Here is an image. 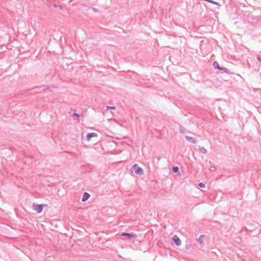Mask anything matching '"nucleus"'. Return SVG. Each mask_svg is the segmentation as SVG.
I'll list each match as a JSON object with an SVG mask.
<instances>
[{"label": "nucleus", "mask_w": 261, "mask_h": 261, "mask_svg": "<svg viewBox=\"0 0 261 261\" xmlns=\"http://www.w3.org/2000/svg\"><path fill=\"white\" fill-rule=\"evenodd\" d=\"M173 171L175 173L178 172V168L177 167H174L173 168Z\"/></svg>", "instance_id": "9"}, {"label": "nucleus", "mask_w": 261, "mask_h": 261, "mask_svg": "<svg viewBox=\"0 0 261 261\" xmlns=\"http://www.w3.org/2000/svg\"><path fill=\"white\" fill-rule=\"evenodd\" d=\"M204 236L203 235H201L200 236L198 240V241L200 243L202 244L203 241Z\"/></svg>", "instance_id": "8"}, {"label": "nucleus", "mask_w": 261, "mask_h": 261, "mask_svg": "<svg viewBox=\"0 0 261 261\" xmlns=\"http://www.w3.org/2000/svg\"><path fill=\"white\" fill-rule=\"evenodd\" d=\"M173 240L175 244L177 246H180L181 245V240L177 236H174L173 237Z\"/></svg>", "instance_id": "3"}, {"label": "nucleus", "mask_w": 261, "mask_h": 261, "mask_svg": "<svg viewBox=\"0 0 261 261\" xmlns=\"http://www.w3.org/2000/svg\"><path fill=\"white\" fill-rule=\"evenodd\" d=\"M109 108L113 109V110L115 109V107H107V109H109Z\"/></svg>", "instance_id": "12"}, {"label": "nucleus", "mask_w": 261, "mask_h": 261, "mask_svg": "<svg viewBox=\"0 0 261 261\" xmlns=\"http://www.w3.org/2000/svg\"><path fill=\"white\" fill-rule=\"evenodd\" d=\"M257 60L258 61L261 62V57H260V56H258V57H257Z\"/></svg>", "instance_id": "13"}, {"label": "nucleus", "mask_w": 261, "mask_h": 261, "mask_svg": "<svg viewBox=\"0 0 261 261\" xmlns=\"http://www.w3.org/2000/svg\"><path fill=\"white\" fill-rule=\"evenodd\" d=\"M47 206L46 204H33L32 208L33 211L36 212L37 213H40L42 212L43 207Z\"/></svg>", "instance_id": "2"}, {"label": "nucleus", "mask_w": 261, "mask_h": 261, "mask_svg": "<svg viewBox=\"0 0 261 261\" xmlns=\"http://www.w3.org/2000/svg\"><path fill=\"white\" fill-rule=\"evenodd\" d=\"M97 136H98V135L96 133H89L87 135V139L88 141H90L92 138H96V137H97Z\"/></svg>", "instance_id": "4"}, {"label": "nucleus", "mask_w": 261, "mask_h": 261, "mask_svg": "<svg viewBox=\"0 0 261 261\" xmlns=\"http://www.w3.org/2000/svg\"><path fill=\"white\" fill-rule=\"evenodd\" d=\"M73 115H74V116H75L77 117H80L79 115H78V114H76V113H73Z\"/></svg>", "instance_id": "14"}, {"label": "nucleus", "mask_w": 261, "mask_h": 261, "mask_svg": "<svg viewBox=\"0 0 261 261\" xmlns=\"http://www.w3.org/2000/svg\"><path fill=\"white\" fill-rule=\"evenodd\" d=\"M199 186L201 188H204L205 187V185L203 183H200L199 184Z\"/></svg>", "instance_id": "11"}, {"label": "nucleus", "mask_w": 261, "mask_h": 261, "mask_svg": "<svg viewBox=\"0 0 261 261\" xmlns=\"http://www.w3.org/2000/svg\"><path fill=\"white\" fill-rule=\"evenodd\" d=\"M213 66L215 68H217L218 69H220V70H223L224 68H221L219 66V64H218V63L217 62H215L213 63Z\"/></svg>", "instance_id": "7"}, {"label": "nucleus", "mask_w": 261, "mask_h": 261, "mask_svg": "<svg viewBox=\"0 0 261 261\" xmlns=\"http://www.w3.org/2000/svg\"><path fill=\"white\" fill-rule=\"evenodd\" d=\"M122 236H124V237H127L128 238H134L136 237L135 234H130L129 233H126V232L123 233L122 234Z\"/></svg>", "instance_id": "5"}, {"label": "nucleus", "mask_w": 261, "mask_h": 261, "mask_svg": "<svg viewBox=\"0 0 261 261\" xmlns=\"http://www.w3.org/2000/svg\"><path fill=\"white\" fill-rule=\"evenodd\" d=\"M132 172H134L137 175H142L143 174V169L139 167L137 164H135L131 168Z\"/></svg>", "instance_id": "1"}, {"label": "nucleus", "mask_w": 261, "mask_h": 261, "mask_svg": "<svg viewBox=\"0 0 261 261\" xmlns=\"http://www.w3.org/2000/svg\"><path fill=\"white\" fill-rule=\"evenodd\" d=\"M89 197H90V195L88 193H87L86 192L84 193L83 198H82V201L83 202L86 201L89 198Z\"/></svg>", "instance_id": "6"}, {"label": "nucleus", "mask_w": 261, "mask_h": 261, "mask_svg": "<svg viewBox=\"0 0 261 261\" xmlns=\"http://www.w3.org/2000/svg\"><path fill=\"white\" fill-rule=\"evenodd\" d=\"M200 151L202 153H205L206 151V150L204 148H201Z\"/></svg>", "instance_id": "10"}]
</instances>
